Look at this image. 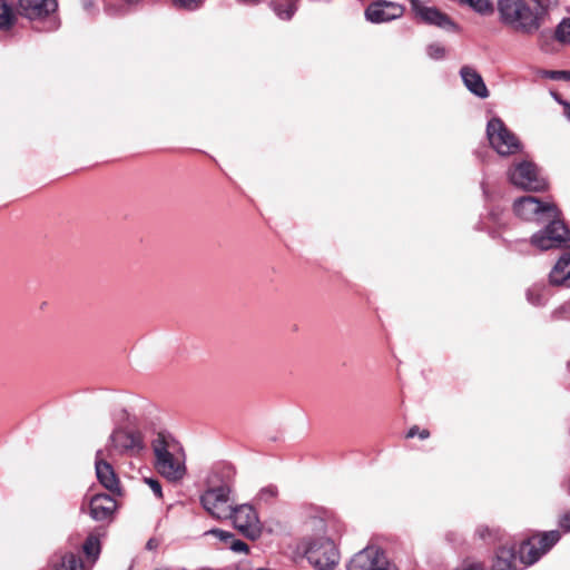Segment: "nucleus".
<instances>
[{"instance_id":"25","label":"nucleus","mask_w":570,"mask_h":570,"mask_svg":"<svg viewBox=\"0 0 570 570\" xmlns=\"http://www.w3.org/2000/svg\"><path fill=\"white\" fill-rule=\"evenodd\" d=\"M278 494V490L275 485L269 484L262 488L257 494V500L261 502L268 503L274 500Z\"/></svg>"},{"instance_id":"37","label":"nucleus","mask_w":570,"mask_h":570,"mask_svg":"<svg viewBox=\"0 0 570 570\" xmlns=\"http://www.w3.org/2000/svg\"><path fill=\"white\" fill-rule=\"evenodd\" d=\"M158 547H159V541L155 538H150L146 543V549L150 550V551L156 550Z\"/></svg>"},{"instance_id":"21","label":"nucleus","mask_w":570,"mask_h":570,"mask_svg":"<svg viewBox=\"0 0 570 570\" xmlns=\"http://www.w3.org/2000/svg\"><path fill=\"white\" fill-rule=\"evenodd\" d=\"M83 552L88 558L97 559L100 553V540L95 533L87 537L83 546Z\"/></svg>"},{"instance_id":"6","label":"nucleus","mask_w":570,"mask_h":570,"mask_svg":"<svg viewBox=\"0 0 570 570\" xmlns=\"http://www.w3.org/2000/svg\"><path fill=\"white\" fill-rule=\"evenodd\" d=\"M559 540L560 533L557 530L529 538L523 541L519 548V562L524 567L535 563Z\"/></svg>"},{"instance_id":"33","label":"nucleus","mask_w":570,"mask_h":570,"mask_svg":"<svg viewBox=\"0 0 570 570\" xmlns=\"http://www.w3.org/2000/svg\"><path fill=\"white\" fill-rule=\"evenodd\" d=\"M414 436H419L420 439L424 440L430 436V432L425 429L420 430L419 426L414 425L409 430L406 438L412 439Z\"/></svg>"},{"instance_id":"15","label":"nucleus","mask_w":570,"mask_h":570,"mask_svg":"<svg viewBox=\"0 0 570 570\" xmlns=\"http://www.w3.org/2000/svg\"><path fill=\"white\" fill-rule=\"evenodd\" d=\"M116 509L117 503L109 494H96L89 501V514L95 521H110Z\"/></svg>"},{"instance_id":"34","label":"nucleus","mask_w":570,"mask_h":570,"mask_svg":"<svg viewBox=\"0 0 570 570\" xmlns=\"http://www.w3.org/2000/svg\"><path fill=\"white\" fill-rule=\"evenodd\" d=\"M145 482L149 485V488L158 499L163 498L161 485L157 480L145 479Z\"/></svg>"},{"instance_id":"30","label":"nucleus","mask_w":570,"mask_h":570,"mask_svg":"<svg viewBox=\"0 0 570 570\" xmlns=\"http://www.w3.org/2000/svg\"><path fill=\"white\" fill-rule=\"evenodd\" d=\"M528 301L533 305H540L542 303L541 289L537 286H533L527 292Z\"/></svg>"},{"instance_id":"23","label":"nucleus","mask_w":570,"mask_h":570,"mask_svg":"<svg viewBox=\"0 0 570 570\" xmlns=\"http://www.w3.org/2000/svg\"><path fill=\"white\" fill-rule=\"evenodd\" d=\"M461 3H466L481 14H489L493 11V6L489 0H460Z\"/></svg>"},{"instance_id":"39","label":"nucleus","mask_w":570,"mask_h":570,"mask_svg":"<svg viewBox=\"0 0 570 570\" xmlns=\"http://www.w3.org/2000/svg\"><path fill=\"white\" fill-rule=\"evenodd\" d=\"M479 532H480V537H481V538H485V534H484V532H483V530H482V529H479Z\"/></svg>"},{"instance_id":"18","label":"nucleus","mask_w":570,"mask_h":570,"mask_svg":"<svg viewBox=\"0 0 570 570\" xmlns=\"http://www.w3.org/2000/svg\"><path fill=\"white\" fill-rule=\"evenodd\" d=\"M552 285L570 286V253H564L549 275Z\"/></svg>"},{"instance_id":"10","label":"nucleus","mask_w":570,"mask_h":570,"mask_svg":"<svg viewBox=\"0 0 570 570\" xmlns=\"http://www.w3.org/2000/svg\"><path fill=\"white\" fill-rule=\"evenodd\" d=\"M347 570H394V567L383 550L377 547H366L351 559Z\"/></svg>"},{"instance_id":"17","label":"nucleus","mask_w":570,"mask_h":570,"mask_svg":"<svg viewBox=\"0 0 570 570\" xmlns=\"http://www.w3.org/2000/svg\"><path fill=\"white\" fill-rule=\"evenodd\" d=\"M460 75L464 86L479 98H487L489 90L481 77V75L472 67L464 66L460 70Z\"/></svg>"},{"instance_id":"29","label":"nucleus","mask_w":570,"mask_h":570,"mask_svg":"<svg viewBox=\"0 0 570 570\" xmlns=\"http://www.w3.org/2000/svg\"><path fill=\"white\" fill-rule=\"evenodd\" d=\"M205 535H214L217 539H219L220 541L228 544L230 539H233L234 534L228 531L220 530V529H212V530L205 532Z\"/></svg>"},{"instance_id":"3","label":"nucleus","mask_w":570,"mask_h":570,"mask_svg":"<svg viewBox=\"0 0 570 570\" xmlns=\"http://www.w3.org/2000/svg\"><path fill=\"white\" fill-rule=\"evenodd\" d=\"M153 450L156 456L157 471L169 481L181 480L186 473L185 458L178 445L168 443L164 435L159 434L153 441Z\"/></svg>"},{"instance_id":"2","label":"nucleus","mask_w":570,"mask_h":570,"mask_svg":"<svg viewBox=\"0 0 570 570\" xmlns=\"http://www.w3.org/2000/svg\"><path fill=\"white\" fill-rule=\"evenodd\" d=\"M548 0H499L501 21L514 30L531 35L539 30L547 13Z\"/></svg>"},{"instance_id":"27","label":"nucleus","mask_w":570,"mask_h":570,"mask_svg":"<svg viewBox=\"0 0 570 570\" xmlns=\"http://www.w3.org/2000/svg\"><path fill=\"white\" fill-rule=\"evenodd\" d=\"M426 53L431 59L441 60L445 57V48L438 42L431 43L426 47Z\"/></svg>"},{"instance_id":"24","label":"nucleus","mask_w":570,"mask_h":570,"mask_svg":"<svg viewBox=\"0 0 570 570\" xmlns=\"http://www.w3.org/2000/svg\"><path fill=\"white\" fill-rule=\"evenodd\" d=\"M556 38L560 42L570 43V18L563 19L558 24Z\"/></svg>"},{"instance_id":"8","label":"nucleus","mask_w":570,"mask_h":570,"mask_svg":"<svg viewBox=\"0 0 570 570\" xmlns=\"http://www.w3.org/2000/svg\"><path fill=\"white\" fill-rule=\"evenodd\" d=\"M305 557L315 570H332L340 559L335 543L325 538L311 542L305 549Z\"/></svg>"},{"instance_id":"22","label":"nucleus","mask_w":570,"mask_h":570,"mask_svg":"<svg viewBox=\"0 0 570 570\" xmlns=\"http://www.w3.org/2000/svg\"><path fill=\"white\" fill-rule=\"evenodd\" d=\"M16 20L12 8L6 3H0V30H9Z\"/></svg>"},{"instance_id":"28","label":"nucleus","mask_w":570,"mask_h":570,"mask_svg":"<svg viewBox=\"0 0 570 570\" xmlns=\"http://www.w3.org/2000/svg\"><path fill=\"white\" fill-rule=\"evenodd\" d=\"M274 10L281 19L289 20L296 10V7L293 3L286 4L285 8L278 4L275 6Z\"/></svg>"},{"instance_id":"5","label":"nucleus","mask_w":570,"mask_h":570,"mask_svg":"<svg viewBox=\"0 0 570 570\" xmlns=\"http://www.w3.org/2000/svg\"><path fill=\"white\" fill-rule=\"evenodd\" d=\"M487 137L490 146L501 156H511L522 149L519 138L500 118L493 117L488 121Z\"/></svg>"},{"instance_id":"26","label":"nucleus","mask_w":570,"mask_h":570,"mask_svg":"<svg viewBox=\"0 0 570 570\" xmlns=\"http://www.w3.org/2000/svg\"><path fill=\"white\" fill-rule=\"evenodd\" d=\"M171 2L178 9L194 11L199 9L205 0H171Z\"/></svg>"},{"instance_id":"38","label":"nucleus","mask_w":570,"mask_h":570,"mask_svg":"<svg viewBox=\"0 0 570 570\" xmlns=\"http://www.w3.org/2000/svg\"><path fill=\"white\" fill-rule=\"evenodd\" d=\"M240 3L245 4H256L259 0H237Z\"/></svg>"},{"instance_id":"20","label":"nucleus","mask_w":570,"mask_h":570,"mask_svg":"<svg viewBox=\"0 0 570 570\" xmlns=\"http://www.w3.org/2000/svg\"><path fill=\"white\" fill-rule=\"evenodd\" d=\"M50 562L56 570H83L80 557L73 552H57Z\"/></svg>"},{"instance_id":"7","label":"nucleus","mask_w":570,"mask_h":570,"mask_svg":"<svg viewBox=\"0 0 570 570\" xmlns=\"http://www.w3.org/2000/svg\"><path fill=\"white\" fill-rule=\"evenodd\" d=\"M230 488L223 484L209 488L200 495V504L205 511L217 520H226L232 515Z\"/></svg>"},{"instance_id":"41","label":"nucleus","mask_w":570,"mask_h":570,"mask_svg":"<svg viewBox=\"0 0 570 570\" xmlns=\"http://www.w3.org/2000/svg\"><path fill=\"white\" fill-rule=\"evenodd\" d=\"M257 570H272V569H268V568H259Z\"/></svg>"},{"instance_id":"12","label":"nucleus","mask_w":570,"mask_h":570,"mask_svg":"<svg viewBox=\"0 0 570 570\" xmlns=\"http://www.w3.org/2000/svg\"><path fill=\"white\" fill-rule=\"evenodd\" d=\"M235 528L246 538L255 540L261 535L262 527L255 510L248 504L234 507L232 515Z\"/></svg>"},{"instance_id":"16","label":"nucleus","mask_w":570,"mask_h":570,"mask_svg":"<svg viewBox=\"0 0 570 570\" xmlns=\"http://www.w3.org/2000/svg\"><path fill=\"white\" fill-rule=\"evenodd\" d=\"M96 475L98 481L114 494L120 493L119 480L112 466L105 461L104 451L98 450L95 460Z\"/></svg>"},{"instance_id":"1","label":"nucleus","mask_w":570,"mask_h":570,"mask_svg":"<svg viewBox=\"0 0 570 570\" xmlns=\"http://www.w3.org/2000/svg\"><path fill=\"white\" fill-rule=\"evenodd\" d=\"M517 216L524 220L548 223L547 226L532 235L531 244L541 250L552 248H570V232L560 219V212L552 203H544L533 196H524L513 204Z\"/></svg>"},{"instance_id":"31","label":"nucleus","mask_w":570,"mask_h":570,"mask_svg":"<svg viewBox=\"0 0 570 570\" xmlns=\"http://www.w3.org/2000/svg\"><path fill=\"white\" fill-rule=\"evenodd\" d=\"M544 75L552 80H570V71L550 70L546 71Z\"/></svg>"},{"instance_id":"19","label":"nucleus","mask_w":570,"mask_h":570,"mask_svg":"<svg viewBox=\"0 0 570 570\" xmlns=\"http://www.w3.org/2000/svg\"><path fill=\"white\" fill-rule=\"evenodd\" d=\"M519 558L514 547H501L492 566V570H519Z\"/></svg>"},{"instance_id":"36","label":"nucleus","mask_w":570,"mask_h":570,"mask_svg":"<svg viewBox=\"0 0 570 570\" xmlns=\"http://www.w3.org/2000/svg\"><path fill=\"white\" fill-rule=\"evenodd\" d=\"M554 97H556L557 101L563 106V108H564V116L567 117V119L570 120V102L564 101V100L558 98L557 96H554Z\"/></svg>"},{"instance_id":"11","label":"nucleus","mask_w":570,"mask_h":570,"mask_svg":"<svg viewBox=\"0 0 570 570\" xmlns=\"http://www.w3.org/2000/svg\"><path fill=\"white\" fill-rule=\"evenodd\" d=\"M428 2V0H414L411 4L412 11L419 21L448 31L458 30L456 24L448 14L441 12L435 7H430Z\"/></svg>"},{"instance_id":"4","label":"nucleus","mask_w":570,"mask_h":570,"mask_svg":"<svg viewBox=\"0 0 570 570\" xmlns=\"http://www.w3.org/2000/svg\"><path fill=\"white\" fill-rule=\"evenodd\" d=\"M58 9L57 0H18L17 11L30 21H45L43 31H55L60 23L55 16Z\"/></svg>"},{"instance_id":"9","label":"nucleus","mask_w":570,"mask_h":570,"mask_svg":"<svg viewBox=\"0 0 570 570\" xmlns=\"http://www.w3.org/2000/svg\"><path fill=\"white\" fill-rule=\"evenodd\" d=\"M511 184L530 191H541L547 187L544 178L540 177L537 166L531 161H521L508 171Z\"/></svg>"},{"instance_id":"14","label":"nucleus","mask_w":570,"mask_h":570,"mask_svg":"<svg viewBox=\"0 0 570 570\" xmlns=\"http://www.w3.org/2000/svg\"><path fill=\"white\" fill-rule=\"evenodd\" d=\"M403 13V6L386 0H376L365 10L366 19L373 23L389 22L401 18Z\"/></svg>"},{"instance_id":"13","label":"nucleus","mask_w":570,"mask_h":570,"mask_svg":"<svg viewBox=\"0 0 570 570\" xmlns=\"http://www.w3.org/2000/svg\"><path fill=\"white\" fill-rule=\"evenodd\" d=\"M144 448L142 436L137 431L117 428L109 436L107 451L109 454L139 452Z\"/></svg>"},{"instance_id":"35","label":"nucleus","mask_w":570,"mask_h":570,"mask_svg":"<svg viewBox=\"0 0 570 570\" xmlns=\"http://www.w3.org/2000/svg\"><path fill=\"white\" fill-rule=\"evenodd\" d=\"M559 525L563 531L570 532V510L561 515Z\"/></svg>"},{"instance_id":"32","label":"nucleus","mask_w":570,"mask_h":570,"mask_svg":"<svg viewBox=\"0 0 570 570\" xmlns=\"http://www.w3.org/2000/svg\"><path fill=\"white\" fill-rule=\"evenodd\" d=\"M228 547L235 552H247L248 551L247 544L245 542H243L242 540L236 539L234 535H233V539H230Z\"/></svg>"},{"instance_id":"42","label":"nucleus","mask_w":570,"mask_h":570,"mask_svg":"<svg viewBox=\"0 0 570 570\" xmlns=\"http://www.w3.org/2000/svg\"><path fill=\"white\" fill-rule=\"evenodd\" d=\"M409 1H410L411 4L414 2V0H409Z\"/></svg>"},{"instance_id":"40","label":"nucleus","mask_w":570,"mask_h":570,"mask_svg":"<svg viewBox=\"0 0 570 570\" xmlns=\"http://www.w3.org/2000/svg\"><path fill=\"white\" fill-rule=\"evenodd\" d=\"M126 1H127V2H129V3H135V2H137L138 0H126Z\"/></svg>"}]
</instances>
